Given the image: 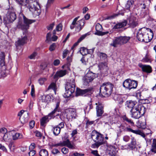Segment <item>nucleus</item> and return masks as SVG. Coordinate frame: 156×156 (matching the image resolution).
Instances as JSON below:
<instances>
[{"label": "nucleus", "instance_id": "1", "mask_svg": "<svg viewBox=\"0 0 156 156\" xmlns=\"http://www.w3.org/2000/svg\"><path fill=\"white\" fill-rule=\"evenodd\" d=\"M16 2L22 6H26L30 11L36 16H39L41 13L40 5L37 1L34 0H16Z\"/></svg>", "mask_w": 156, "mask_h": 156}, {"label": "nucleus", "instance_id": "2", "mask_svg": "<svg viewBox=\"0 0 156 156\" xmlns=\"http://www.w3.org/2000/svg\"><path fill=\"white\" fill-rule=\"evenodd\" d=\"M153 36V32L151 29L143 27L138 30L136 37L140 41L148 43L152 40Z\"/></svg>", "mask_w": 156, "mask_h": 156}, {"label": "nucleus", "instance_id": "3", "mask_svg": "<svg viewBox=\"0 0 156 156\" xmlns=\"http://www.w3.org/2000/svg\"><path fill=\"white\" fill-rule=\"evenodd\" d=\"M34 22L33 20L29 19L23 15L21 14L20 15L16 27L25 32L29 28L30 25Z\"/></svg>", "mask_w": 156, "mask_h": 156}, {"label": "nucleus", "instance_id": "4", "mask_svg": "<svg viewBox=\"0 0 156 156\" xmlns=\"http://www.w3.org/2000/svg\"><path fill=\"white\" fill-rule=\"evenodd\" d=\"M91 137L95 143L92 144L93 148H98V147L104 144V137L103 135L95 130L93 131L91 134Z\"/></svg>", "mask_w": 156, "mask_h": 156}, {"label": "nucleus", "instance_id": "5", "mask_svg": "<svg viewBox=\"0 0 156 156\" xmlns=\"http://www.w3.org/2000/svg\"><path fill=\"white\" fill-rule=\"evenodd\" d=\"M113 87V85L110 82L103 83L100 87L101 94L103 97H108L112 93Z\"/></svg>", "mask_w": 156, "mask_h": 156}, {"label": "nucleus", "instance_id": "6", "mask_svg": "<svg viewBox=\"0 0 156 156\" xmlns=\"http://www.w3.org/2000/svg\"><path fill=\"white\" fill-rule=\"evenodd\" d=\"M79 18V16L75 18L70 25V29L73 30L75 28L76 32H79L83 27L85 23V21L83 19L78 21Z\"/></svg>", "mask_w": 156, "mask_h": 156}, {"label": "nucleus", "instance_id": "7", "mask_svg": "<svg viewBox=\"0 0 156 156\" xmlns=\"http://www.w3.org/2000/svg\"><path fill=\"white\" fill-rule=\"evenodd\" d=\"M145 111V108L143 105L136 106L130 110L131 116L135 119H139L144 114Z\"/></svg>", "mask_w": 156, "mask_h": 156}, {"label": "nucleus", "instance_id": "8", "mask_svg": "<svg viewBox=\"0 0 156 156\" xmlns=\"http://www.w3.org/2000/svg\"><path fill=\"white\" fill-rule=\"evenodd\" d=\"M130 39L129 37L120 36L116 37L113 40V42L110 44L111 46L117 47L118 45H121L127 43Z\"/></svg>", "mask_w": 156, "mask_h": 156}, {"label": "nucleus", "instance_id": "9", "mask_svg": "<svg viewBox=\"0 0 156 156\" xmlns=\"http://www.w3.org/2000/svg\"><path fill=\"white\" fill-rule=\"evenodd\" d=\"M119 128L121 132L124 131L128 132H131L135 134L140 135L143 137H145V134L142 131L139 129L134 130L130 128L126 127L124 125L122 124H121L119 126Z\"/></svg>", "mask_w": 156, "mask_h": 156}, {"label": "nucleus", "instance_id": "10", "mask_svg": "<svg viewBox=\"0 0 156 156\" xmlns=\"http://www.w3.org/2000/svg\"><path fill=\"white\" fill-rule=\"evenodd\" d=\"M137 82L135 80H132L130 79H127L125 80L123 83V86L126 88L130 90L132 89H135L137 86Z\"/></svg>", "mask_w": 156, "mask_h": 156}, {"label": "nucleus", "instance_id": "11", "mask_svg": "<svg viewBox=\"0 0 156 156\" xmlns=\"http://www.w3.org/2000/svg\"><path fill=\"white\" fill-rule=\"evenodd\" d=\"M6 17L7 20L10 22H12L16 19V16L13 8L12 7L9 9L6 14Z\"/></svg>", "mask_w": 156, "mask_h": 156}, {"label": "nucleus", "instance_id": "12", "mask_svg": "<svg viewBox=\"0 0 156 156\" xmlns=\"http://www.w3.org/2000/svg\"><path fill=\"white\" fill-rule=\"evenodd\" d=\"M66 117L67 119L72 120V119H75L77 116L76 111L75 109L73 108H69L66 110Z\"/></svg>", "mask_w": 156, "mask_h": 156}, {"label": "nucleus", "instance_id": "13", "mask_svg": "<svg viewBox=\"0 0 156 156\" xmlns=\"http://www.w3.org/2000/svg\"><path fill=\"white\" fill-rule=\"evenodd\" d=\"M127 23L131 27L133 28L138 25L137 19L132 15L127 19L126 21Z\"/></svg>", "mask_w": 156, "mask_h": 156}, {"label": "nucleus", "instance_id": "14", "mask_svg": "<svg viewBox=\"0 0 156 156\" xmlns=\"http://www.w3.org/2000/svg\"><path fill=\"white\" fill-rule=\"evenodd\" d=\"M52 100L51 96L49 95L41 96L39 98V104H42L43 103H44L46 104H48L50 103Z\"/></svg>", "mask_w": 156, "mask_h": 156}, {"label": "nucleus", "instance_id": "15", "mask_svg": "<svg viewBox=\"0 0 156 156\" xmlns=\"http://www.w3.org/2000/svg\"><path fill=\"white\" fill-rule=\"evenodd\" d=\"M95 78L94 74L91 71H89L83 78L84 83L87 84L91 82Z\"/></svg>", "mask_w": 156, "mask_h": 156}, {"label": "nucleus", "instance_id": "16", "mask_svg": "<svg viewBox=\"0 0 156 156\" xmlns=\"http://www.w3.org/2000/svg\"><path fill=\"white\" fill-rule=\"evenodd\" d=\"M66 90H70L72 92H74L75 90V83L74 79L70 80L69 82L66 83L65 86Z\"/></svg>", "mask_w": 156, "mask_h": 156}, {"label": "nucleus", "instance_id": "17", "mask_svg": "<svg viewBox=\"0 0 156 156\" xmlns=\"http://www.w3.org/2000/svg\"><path fill=\"white\" fill-rule=\"evenodd\" d=\"M96 115L97 117H101L104 113V106L100 102L96 103Z\"/></svg>", "mask_w": 156, "mask_h": 156}, {"label": "nucleus", "instance_id": "18", "mask_svg": "<svg viewBox=\"0 0 156 156\" xmlns=\"http://www.w3.org/2000/svg\"><path fill=\"white\" fill-rule=\"evenodd\" d=\"M92 89L91 88H89L84 90L79 89L77 90L76 94L79 95L83 96L90 95L92 93Z\"/></svg>", "mask_w": 156, "mask_h": 156}, {"label": "nucleus", "instance_id": "19", "mask_svg": "<svg viewBox=\"0 0 156 156\" xmlns=\"http://www.w3.org/2000/svg\"><path fill=\"white\" fill-rule=\"evenodd\" d=\"M98 67L101 72L102 73L106 74L108 69L107 63L106 62H100L98 65Z\"/></svg>", "mask_w": 156, "mask_h": 156}, {"label": "nucleus", "instance_id": "20", "mask_svg": "<svg viewBox=\"0 0 156 156\" xmlns=\"http://www.w3.org/2000/svg\"><path fill=\"white\" fill-rule=\"evenodd\" d=\"M102 29V26L99 23H97L95 26L96 32L95 33V34L99 36H102L108 33V31L105 32H101Z\"/></svg>", "mask_w": 156, "mask_h": 156}, {"label": "nucleus", "instance_id": "21", "mask_svg": "<svg viewBox=\"0 0 156 156\" xmlns=\"http://www.w3.org/2000/svg\"><path fill=\"white\" fill-rule=\"evenodd\" d=\"M61 146H66L69 149H73L76 148L74 144H72L69 140L63 141L62 143L61 144Z\"/></svg>", "mask_w": 156, "mask_h": 156}, {"label": "nucleus", "instance_id": "22", "mask_svg": "<svg viewBox=\"0 0 156 156\" xmlns=\"http://www.w3.org/2000/svg\"><path fill=\"white\" fill-rule=\"evenodd\" d=\"M67 73L66 70H60L59 71H57L55 74L54 76V79H56L58 77H62L65 75Z\"/></svg>", "mask_w": 156, "mask_h": 156}, {"label": "nucleus", "instance_id": "23", "mask_svg": "<svg viewBox=\"0 0 156 156\" xmlns=\"http://www.w3.org/2000/svg\"><path fill=\"white\" fill-rule=\"evenodd\" d=\"M143 2L141 3L140 5V7L142 9H148V7L149 5L150 1V0H143Z\"/></svg>", "mask_w": 156, "mask_h": 156}, {"label": "nucleus", "instance_id": "24", "mask_svg": "<svg viewBox=\"0 0 156 156\" xmlns=\"http://www.w3.org/2000/svg\"><path fill=\"white\" fill-rule=\"evenodd\" d=\"M28 119L29 113L27 112H25L24 114V115L20 118L21 122L23 124H24L27 122Z\"/></svg>", "mask_w": 156, "mask_h": 156}, {"label": "nucleus", "instance_id": "25", "mask_svg": "<svg viewBox=\"0 0 156 156\" xmlns=\"http://www.w3.org/2000/svg\"><path fill=\"white\" fill-rule=\"evenodd\" d=\"M113 98L114 100L119 104H122L123 102L122 96L120 95L115 94L113 96Z\"/></svg>", "mask_w": 156, "mask_h": 156}, {"label": "nucleus", "instance_id": "26", "mask_svg": "<svg viewBox=\"0 0 156 156\" xmlns=\"http://www.w3.org/2000/svg\"><path fill=\"white\" fill-rule=\"evenodd\" d=\"M27 36L26 35L22 36L21 38H20L16 43L18 45H23L27 42Z\"/></svg>", "mask_w": 156, "mask_h": 156}, {"label": "nucleus", "instance_id": "27", "mask_svg": "<svg viewBox=\"0 0 156 156\" xmlns=\"http://www.w3.org/2000/svg\"><path fill=\"white\" fill-rule=\"evenodd\" d=\"M136 102L132 100L127 101L126 102V105L129 108H133L134 106L136 104Z\"/></svg>", "mask_w": 156, "mask_h": 156}, {"label": "nucleus", "instance_id": "28", "mask_svg": "<svg viewBox=\"0 0 156 156\" xmlns=\"http://www.w3.org/2000/svg\"><path fill=\"white\" fill-rule=\"evenodd\" d=\"M12 135V133L11 132H7V133H5L3 136V139L6 142H9L11 140V136Z\"/></svg>", "mask_w": 156, "mask_h": 156}, {"label": "nucleus", "instance_id": "29", "mask_svg": "<svg viewBox=\"0 0 156 156\" xmlns=\"http://www.w3.org/2000/svg\"><path fill=\"white\" fill-rule=\"evenodd\" d=\"M5 55L4 52H2L0 54V65L1 66H3L5 64Z\"/></svg>", "mask_w": 156, "mask_h": 156}, {"label": "nucleus", "instance_id": "30", "mask_svg": "<svg viewBox=\"0 0 156 156\" xmlns=\"http://www.w3.org/2000/svg\"><path fill=\"white\" fill-rule=\"evenodd\" d=\"M142 70L148 73H150L152 72V68L151 66L148 65H144L142 67Z\"/></svg>", "mask_w": 156, "mask_h": 156}, {"label": "nucleus", "instance_id": "31", "mask_svg": "<svg viewBox=\"0 0 156 156\" xmlns=\"http://www.w3.org/2000/svg\"><path fill=\"white\" fill-rule=\"evenodd\" d=\"M52 130L55 136H57L59 134L61 129L58 126H53Z\"/></svg>", "mask_w": 156, "mask_h": 156}, {"label": "nucleus", "instance_id": "32", "mask_svg": "<svg viewBox=\"0 0 156 156\" xmlns=\"http://www.w3.org/2000/svg\"><path fill=\"white\" fill-rule=\"evenodd\" d=\"M151 151L154 154H156V139L153 140Z\"/></svg>", "mask_w": 156, "mask_h": 156}, {"label": "nucleus", "instance_id": "33", "mask_svg": "<svg viewBox=\"0 0 156 156\" xmlns=\"http://www.w3.org/2000/svg\"><path fill=\"white\" fill-rule=\"evenodd\" d=\"M127 24L126 21H125L122 22H121L118 23L114 27V29H117L120 28L122 27H124L126 26Z\"/></svg>", "mask_w": 156, "mask_h": 156}, {"label": "nucleus", "instance_id": "34", "mask_svg": "<svg viewBox=\"0 0 156 156\" xmlns=\"http://www.w3.org/2000/svg\"><path fill=\"white\" fill-rule=\"evenodd\" d=\"M49 120L48 117L47 116H45L42 117L41 119L40 122L41 125L43 126Z\"/></svg>", "mask_w": 156, "mask_h": 156}, {"label": "nucleus", "instance_id": "35", "mask_svg": "<svg viewBox=\"0 0 156 156\" xmlns=\"http://www.w3.org/2000/svg\"><path fill=\"white\" fill-rule=\"evenodd\" d=\"M12 139L13 140H17L21 139L23 138L22 135L19 133H16L12 136Z\"/></svg>", "mask_w": 156, "mask_h": 156}, {"label": "nucleus", "instance_id": "36", "mask_svg": "<svg viewBox=\"0 0 156 156\" xmlns=\"http://www.w3.org/2000/svg\"><path fill=\"white\" fill-rule=\"evenodd\" d=\"M138 126L139 128L142 129H144L146 127L145 122L144 121L143 122L142 121H139Z\"/></svg>", "mask_w": 156, "mask_h": 156}, {"label": "nucleus", "instance_id": "37", "mask_svg": "<svg viewBox=\"0 0 156 156\" xmlns=\"http://www.w3.org/2000/svg\"><path fill=\"white\" fill-rule=\"evenodd\" d=\"M133 2L132 1H128L125 5V8L126 9H129L133 7Z\"/></svg>", "mask_w": 156, "mask_h": 156}, {"label": "nucleus", "instance_id": "38", "mask_svg": "<svg viewBox=\"0 0 156 156\" xmlns=\"http://www.w3.org/2000/svg\"><path fill=\"white\" fill-rule=\"evenodd\" d=\"M80 52L83 55H86L88 53V49L84 47H82L80 48Z\"/></svg>", "mask_w": 156, "mask_h": 156}, {"label": "nucleus", "instance_id": "39", "mask_svg": "<svg viewBox=\"0 0 156 156\" xmlns=\"http://www.w3.org/2000/svg\"><path fill=\"white\" fill-rule=\"evenodd\" d=\"M39 154L41 156H48V152L46 149H42L40 151Z\"/></svg>", "mask_w": 156, "mask_h": 156}, {"label": "nucleus", "instance_id": "40", "mask_svg": "<svg viewBox=\"0 0 156 156\" xmlns=\"http://www.w3.org/2000/svg\"><path fill=\"white\" fill-rule=\"evenodd\" d=\"M48 90L52 89L54 90L55 92L56 93V84L54 83H51L50 85L48 86Z\"/></svg>", "mask_w": 156, "mask_h": 156}, {"label": "nucleus", "instance_id": "41", "mask_svg": "<svg viewBox=\"0 0 156 156\" xmlns=\"http://www.w3.org/2000/svg\"><path fill=\"white\" fill-rule=\"evenodd\" d=\"M136 141L134 137H132L131 138L130 144L131 147H133V149L135 148L136 145Z\"/></svg>", "mask_w": 156, "mask_h": 156}, {"label": "nucleus", "instance_id": "42", "mask_svg": "<svg viewBox=\"0 0 156 156\" xmlns=\"http://www.w3.org/2000/svg\"><path fill=\"white\" fill-rule=\"evenodd\" d=\"M73 93L74 92H71L70 90H66L65 93L64 94L63 96L65 98H68L70 97Z\"/></svg>", "mask_w": 156, "mask_h": 156}, {"label": "nucleus", "instance_id": "43", "mask_svg": "<svg viewBox=\"0 0 156 156\" xmlns=\"http://www.w3.org/2000/svg\"><path fill=\"white\" fill-rule=\"evenodd\" d=\"M87 35V34H86L82 35L78 40L77 42L74 44V45H77V44L80 42L82 40L84 39Z\"/></svg>", "mask_w": 156, "mask_h": 156}, {"label": "nucleus", "instance_id": "44", "mask_svg": "<svg viewBox=\"0 0 156 156\" xmlns=\"http://www.w3.org/2000/svg\"><path fill=\"white\" fill-rule=\"evenodd\" d=\"M98 55L102 60H105L107 58V55L105 53L100 52L98 53Z\"/></svg>", "mask_w": 156, "mask_h": 156}, {"label": "nucleus", "instance_id": "45", "mask_svg": "<svg viewBox=\"0 0 156 156\" xmlns=\"http://www.w3.org/2000/svg\"><path fill=\"white\" fill-rule=\"evenodd\" d=\"M47 80V79L45 78H40L38 80V82L41 85L43 84L44 82Z\"/></svg>", "mask_w": 156, "mask_h": 156}, {"label": "nucleus", "instance_id": "46", "mask_svg": "<svg viewBox=\"0 0 156 156\" xmlns=\"http://www.w3.org/2000/svg\"><path fill=\"white\" fill-rule=\"evenodd\" d=\"M122 149H131L133 150V147H131L130 144L126 145H125L123 146L122 147Z\"/></svg>", "mask_w": 156, "mask_h": 156}, {"label": "nucleus", "instance_id": "47", "mask_svg": "<svg viewBox=\"0 0 156 156\" xmlns=\"http://www.w3.org/2000/svg\"><path fill=\"white\" fill-rule=\"evenodd\" d=\"M55 113L54 111H52L48 115H46L48 117V119L50 120L52 119H54L55 117L54 114Z\"/></svg>", "mask_w": 156, "mask_h": 156}, {"label": "nucleus", "instance_id": "48", "mask_svg": "<svg viewBox=\"0 0 156 156\" xmlns=\"http://www.w3.org/2000/svg\"><path fill=\"white\" fill-rule=\"evenodd\" d=\"M123 118L124 121H126L131 125L133 124L134 123L133 121L131 119H129L126 116H124Z\"/></svg>", "mask_w": 156, "mask_h": 156}, {"label": "nucleus", "instance_id": "49", "mask_svg": "<svg viewBox=\"0 0 156 156\" xmlns=\"http://www.w3.org/2000/svg\"><path fill=\"white\" fill-rule=\"evenodd\" d=\"M55 25V23L54 22L52 23H51L48 26H47V28L48 30H52L53 27Z\"/></svg>", "mask_w": 156, "mask_h": 156}, {"label": "nucleus", "instance_id": "50", "mask_svg": "<svg viewBox=\"0 0 156 156\" xmlns=\"http://www.w3.org/2000/svg\"><path fill=\"white\" fill-rule=\"evenodd\" d=\"M62 25L61 23L59 24L56 27V30L57 31H61L62 30Z\"/></svg>", "mask_w": 156, "mask_h": 156}, {"label": "nucleus", "instance_id": "51", "mask_svg": "<svg viewBox=\"0 0 156 156\" xmlns=\"http://www.w3.org/2000/svg\"><path fill=\"white\" fill-rule=\"evenodd\" d=\"M37 55V53L36 52H34L29 56V58L30 59H34Z\"/></svg>", "mask_w": 156, "mask_h": 156}, {"label": "nucleus", "instance_id": "52", "mask_svg": "<svg viewBox=\"0 0 156 156\" xmlns=\"http://www.w3.org/2000/svg\"><path fill=\"white\" fill-rule=\"evenodd\" d=\"M31 95L33 97L35 96V89L34 86L33 85H31Z\"/></svg>", "mask_w": 156, "mask_h": 156}, {"label": "nucleus", "instance_id": "53", "mask_svg": "<svg viewBox=\"0 0 156 156\" xmlns=\"http://www.w3.org/2000/svg\"><path fill=\"white\" fill-rule=\"evenodd\" d=\"M61 150L62 153L64 154H66L68 153L69 152L68 149L65 147H63Z\"/></svg>", "mask_w": 156, "mask_h": 156}, {"label": "nucleus", "instance_id": "54", "mask_svg": "<svg viewBox=\"0 0 156 156\" xmlns=\"http://www.w3.org/2000/svg\"><path fill=\"white\" fill-rule=\"evenodd\" d=\"M130 139L129 136L128 135H125L123 136V140L126 142L129 141Z\"/></svg>", "mask_w": 156, "mask_h": 156}, {"label": "nucleus", "instance_id": "55", "mask_svg": "<svg viewBox=\"0 0 156 156\" xmlns=\"http://www.w3.org/2000/svg\"><path fill=\"white\" fill-rule=\"evenodd\" d=\"M51 34L50 32L48 33L46 35V41H49L51 40Z\"/></svg>", "mask_w": 156, "mask_h": 156}, {"label": "nucleus", "instance_id": "56", "mask_svg": "<svg viewBox=\"0 0 156 156\" xmlns=\"http://www.w3.org/2000/svg\"><path fill=\"white\" fill-rule=\"evenodd\" d=\"M91 153L95 156H100L97 150H91Z\"/></svg>", "mask_w": 156, "mask_h": 156}, {"label": "nucleus", "instance_id": "57", "mask_svg": "<svg viewBox=\"0 0 156 156\" xmlns=\"http://www.w3.org/2000/svg\"><path fill=\"white\" fill-rule=\"evenodd\" d=\"M47 65L46 63H42L41 65V68L42 70L44 69L47 67Z\"/></svg>", "mask_w": 156, "mask_h": 156}, {"label": "nucleus", "instance_id": "58", "mask_svg": "<svg viewBox=\"0 0 156 156\" xmlns=\"http://www.w3.org/2000/svg\"><path fill=\"white\" fill-rule=\"evenodd\" d=\"M59 105V102H57L56 103V106H55V107L53 111H54L55 112H56L57 111H58V107Z\"/></svg>", "mask_w": 156, "mask_h": 156}, {"label": "nucleus", "instance_id": "59", "mask_svg": "<svg viewBox=\"0 0 156 156\" xmlns=\"http://www.w3.org/2000/svg\"><path fill=\"white\" fill-rule=\"evenodd\" d=\"M0 149L2 150L5 152H7V150L6 148L4 146L2 145L1 144H0Z\"/></svg>", "mask_w": 156, "mask_h": 156}, {"label": "nucleus", "instance_id": "60", "mask_svg": "<svg viewBox=\"0 0 156 156\" xmlns=\"http://www.w3.org/2000/svg\"><path fill=\"white\" fill-rule=\"evenodd\" d=\"M55 48V44L54 43L51 45L49 48V50L50 51L54 50Z\"/></svg>", "mask_w": 156, "mask_h": 156}, {"label": "nucleus", "instance_id": "61", "mask_svg": "<svg viewBox=\"0 0 156 156\" xmlns=\"http://www.w3.org/2000/svg\"><path fill=\"white\" fill-rule=\"evenodd\" d=\"M34 133L36 136L41 137L42 136L41 133L38 131H35Z\"/></svg>", "mask_w": 156, "mask_h": 156}, {"label": "nucleus", "instance_id": "62", "mask_svg": "<svg viewBox=\"0 0 156 156\" xmlns=\"http://www.w3.org/2000/svg\"><path fill=\"white\" fill-rule=\"evenodd\" d=\"M36 153V151L34 150H30V152L29 153V154L30 156H33Z\"/></svg>", "mask_w": 156, "mask_h": 156}, {"label": "nucleus", "instance_id": "63", "mask_svg": "<svg viewBox=\"0 0 156 156\" xmlns=\"http://www.w3.org/2000/svg\"><path fill=\"white\" fill-rule=\"evenodd\" d=\"M52 152L53 154H55L60 153L59 151L56 148H54L52 151Z\"/></svg>", "mask_w": 156, "mask_h": 156}, {"label": "nucleus", "instance_id": "64", "mask_svg": "<svg viewBox=\"0 0 156 156\" xmlns=\"http://www.w3.org/2000/svg\"><path fill=\"white\" fill-rule=\"evenodd\" d=\"M60 63L59 60L58 59H56L54 60L53 62L54 65L55 66H57Z\"/></svg>", "mask_w": 156, "mask_h": 156}]
</instances>
